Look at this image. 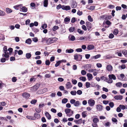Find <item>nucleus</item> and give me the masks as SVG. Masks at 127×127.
I'll use <instances>...</instances> for the list:
<instances>
[{
    "label": "nucleus",
    "mask_w": 127,
    "mask_h": 127,
    "mask_svg": "<svg viewBox=\"0 0 127 127\" xmlns=\"http://www.w3.org/2000/svg\"><path fill=\"white\" fill-rule=\"evenodd\" d=\"M57 38L55 37L49 38L46 40V43L48 44H50L57 41Z\"/></svg>",
    "instance_id": "1"
},
{
    "label": "nucleus",
    "mask_w": 127,
    "mask_h": 127,
    "mask_svg": "<svg viewBox=\"0 0 127 127\" xmlns=\"http://www.w3.org/2000/svg\"><path fill=\"white\" fill-rule=\"evenodd\" d=\"M67 116L70 117L71 116L73 113V111L70 109L67 108L65 109L64 110Z\"/></svg>",
    "instance_id": "2"
},
{
    "label": "nucleus",
    "mask_w": 127,
    "mask_h": 127,
    "mask_svg": "<svg viewBox=\"0 0 127 127\" xmlns=\"http://www.w3.org/2000/svg\"><path fill=\"white\" fill-rule=\"evenodd\" d=\"M88 103L90 106L92 107L95 104V101L94 100L90 99L88 100Z\"/></svg>",
    "instance_id": "3"
},
{
    "label": "nucleus",
    "mask_w": 127,
    "mask_h": 127,
    "mask_svg": "<svg viewBox=\"0 0 127 127\" xmlns=\"http://www.w3.org/2000/svg\"><path fill=\"white\" fill-rule=\"evenodd\" d=\"M40 85L39 84H36L34 86L31 88V89L34 91H36L39 88Z\"/></svg>",
    "instance_id": "4"
},
{
    "label": "nucleus",
    "mask_w": 127,
    "mask_h": 127,
    "mask_svg": "<svg viewBox=\"0 0 127 127\" xmlns=\"http://www.w3.org/2000/svg\"><path fill=\"white\" fill-rule=\"evenodd\" d=\"M62 8L63 10H70L71 8L69 6H64L62 5Z\"/></svg>",
    "instance_id": "5"
},
{
    "label": "nucleus",
    "mask_w": 127,
    "mask_h": 127,
    "mask_svg": "<svg viewBox=\"0 0 127 127\" xmlns=\"http://www.w3.org/2000/svg\"><path fill=\"white\" fill-rule=\"evenodd\" d=\"M106 69L108 71H112L113 69V67L110 64L107 65L106 67Z\"/></svg>",
    "instance_id": "6"
},
{
    "label": "nucleus",
    "mask_w": 127,
    "mask_h": 127,
    "mask_svg": "<svg viewBox=\"0 0 127 127\" xmlns=\"http://www.w3.org/2000/svg\"><path fill=\"white\" fill-rule=\"evenodd\" d=\"M74 59L75 60H77L78 59L80 58V59L81 60L82 58V56L81 55H79L77 54H75L74 55Z\"/></svg>",
    "instance_id": "7"
},
{
    "label": "nucleus",
    "mask_w": 127,
    "mask_h": 127,
    "mask_svg": "<svg viewBox=\"0 0 127 127\" xmlns=\"http://www.w3.org/2000/svg\"><path fill=\"white\" fill-rule=\"evenodd\" d=\"M114 98L116 100H121L123 98V96L121 95H117L115 96Z\"/></svg>",
    "instance_id": "8"
},
{
    "label": "nucleus",
    "mask_w": 127,
    "mask_h": 127,
    "mask_svg": "<svg viewBox=\"0 0 127 127\" xmlns=\"http://www.w3.org/2000/svg\"><path fill=\"white\" fill-rule=\"evenodd\" d=\"M22 96L24 97H25L26 98H28L30 97V94L27 93H25L23 94Z\"/></svg>",
    "instance_id": "9"
},
{
    "label": "nucleus",
    "mask_w": 127,
    "mask_h": 127,
    "mask_svg": "<svg viewBox=\"0 0 127 127\" xmlns=\"http://www.w3.org/2000/svg\"><path fill=\"white\" fill-rule=\"evenodd\" d=\"M65 86L67 89H70L72 87L71 84L70 82H68L65 84Z\"/></svg>",
    "instance_id": "10"
},
{
    "label": "nucleus",
    "mask_w": 127,
    "mask_h": 127,
    "mask_svg": "<svg viewBox=\"0 0 127 127\" xmlns=\"http://www.w3.org/2000/svg\"><path fill=\"white\" fill-rule=\"evenodd\" d=\"M8 50H7V51H6V53L4 51V54H3L2 56L3 57H4L5 58H8L9 57V53L7 51Z\"/></svg>",
    "instance_id": "11"
},
{
    "label": "nucleus",
    "mask_w": 127,
    "mask_h": 127,
    "mask_svg": "<svg viewBox=\"0 0 127 127\" xmlns=\"http://www.w3.org/2000/svg\"><path fill=\"white\" fill-rule=\"evenodd\" d=\"M96 108L98 111H101L103 109V106L100 105H96Z\"/></svg>",
    "instance_id": "12"
},
{
    "label": "nucleus",
    "mask_w": 127,
    "mask_h": 127,
    "mask_svg": "<svg viewBox=\"0 0 127 127\" xmlns=\"http://www.w3.org/2000/svg\"><path fill=\"white\" fill-rule=\"evenodd\" d=\"M70 20V18L69 17H67L64 19V22L66 24H68Z\"/></svg>",
    "instance_id": "13"
},
{
    "label": "nucleus",
    "mask_w": 127,
    "mask_h": 127,
    "mask_svg": "<svg viewBox=\"0 0 127 127\" xmlns=\"http://www.w3.org/2000/svg\"><path fill=\"white\" fill-rule=\"evenodd\" d=\"M95 48L94 46L92 44L88 45L87 48V49L89 50L94 49Z\"/></svg>",
    "instance_id": "14"
},
{
    "label": "nucleus",
    "mask_w": 127,
    "mask_h": 127,
    "mask_svg": "<svg viewBox=\"0 0 127 127\" xmlns=\"http://www.w3.org/2000/svg\"><path fill=\"white\" fill-rule=\"evenodd\" d=\"M87 75L89 80H92L93 78L92 75L91 73H88Z\"/></svg>",
    "instance_id": "15"
},
{
    "label": "nucleus",
    "mask_w": 127,
    "mask_h": 127,
    "mask_svg": "<svg viewBox=\"0 0 127 127\" xmlns=\"http://www.w3.org/2000/svg\"><path fill=\"white\" fill-rule=\"evenodd\" d=\"M74 122L76 124H79L82 123V120L81 119L78 120H74Z\"/></svg>",
    "instance_id": "16"
},
{
    "label": "nucleus",
    "mask_w": 127,
    "mask_h": 127,
    "mask_svg": "<svg viewBox=\"0 0 127 127\" xmlns=\"http://www.w3.org/2000/svg\"><path fill=\"white\" fill-rule=\"evenodd\" d=\"M108 77L109 78L113 79L114 80H115L116 79L115 76L114 74H109L108 75Z\"/></svg>",
    "instance_id": "17"
},
{
    "label": "nucleus",
    "mask_w": 127,
    "mask_h": 127,
    "mask_svg": "<svg viewBox=\"0 0 127 127\" xmlns=\"http://www.w3.org/2000/svg\"><path fill=\"white\" fill-rule=\"evenodd\" d=\"M45 115L48 120H50L51 119V117L49 113L46 112L45 113Z\"/></svg>",
    "instance_id": "18"
},
{
    "label": "nucleus",
    "mask_w": 127,
    "mask_h": 127,
    "mask_svg": "<svg viewBox=\"0 0 127 127\" xmlns=\"http://www.w3.org/2000/svg\"><path fill=\"white\" fill-rule=\"evenodd\" d=\"M86 8L89 10H92L95 9V6H94L92 5L89 7L88 6H87L86 7Z\"/></svg>",
    "instance_id": "19"
},
{
    "label": "nucleus",
    "mask_w": 127,
    "mask_h": 127,
    "mask_svg": "<svg viewBox=\"0 0 127 127\" xmlns=\"http://www.w3.org/2000/svg\"><path fill=\"white\" fill-rule=\"evenodd\" d=\"M32 40L30 38H29L26 40L25 43L28 44H30L31 43Z\"/></svg>",
    "instance_id": "20"
},
{
    "label": "nucleus",
    "mask_w": 127,
    "mask_h": 127,
    "mask_svg": "<svg viewBox=\"0 0 127 127\" xmlns=\"http://www.w3.org/2000/svg\"><path fill=\"white\" fill-rule=\"evenodd\" d=\"M77 6V3L75 1H73L71 5V7L72 8H75Z\"/></svg>",
    "instance_id": "21"
},
{
    "label": "nucleus",
    "mask_w": 127,
    "mask_h": 127,
    "mask_svg": "<svg viewBox=\"0 0 127 127\" xmlns=\"http://www.w3.org/2000/svg\"><path fill=\"white\" fill-rule=\"evenodd\" d=\"M69 39L71 41H74L75 39V37L73 35H70L68 37Z\"/></svg>",
    "instance_id": "22"
},
{
    "label": "nucleus",
    "mask_w": 127,
    "mask_h": 127,
    "mask_svg": "<svg viewBox=\"0 0 127 127\" xmlns=\"http://www.w3.org/2000/svg\"><path fill=\"white\" fill-rule=\"evenodd\" d=\"M122 83L121 82L117 83L115 84L117 87L119 88H121L122 87Z\"/></svg>",
    "instance_id": "23"
},
{
    "label": "nucleus",
    "mask_w": 127,
    "mask_h": 127,
    "mask_svg": "<svg viewBox=\"0 0 127 127\" xmlns=\"http://www.w3.org/2000/svg\"><path fill=\"white\" fill-rule=\"evenodd\" d=\"M44 6L45 7H47L48 4V0H44L43 2Z\"/></svg>",
    "instance_id": "24"
},
{
    "label": "nucleus",
    "mask_w": 127,
    "mask_h": 127,
    "mask_svg": "<svg viewBox=\"0 0 127 127\" xmlns=\"http://www.w3.org/2000/svg\"><path fill=\"white\" fill-rule=\"evenodd\" d=\"M73 50L71 49H67L66 50V52L67 53H71L73 52Z\"/></svg>",
    "instance_id": "25"
},
{
    "label": "nucleus",
    "mask_w": 127,
    "mask_h": 127,
    "mask_svg": "<svg viewBox=\"0 0 127 127\" xmlns=\"http://www.w3.org/2000/svg\"><path fill=\"white\" fill-rule=\"evenodd\" d=\"M6 12L7 13H10L12 11V10L8 8H6Z\"/></svg>",
    "instance_id": "26"
},
{
    "label": "nucleus",
    "mask_w": 127,
    "mask_h": 127,
    "mask_svg": "<svg viewBox=\"0 0 127 127\" xmlns=\"http://www.w3.org/2000/svg\"><path fill=\"white\" fill-rule=\"evenodd\" d=\"M31 56V55L30 53H27L26 54V57L27 59H29Z\"/></svg>",
    "instance_id": "27"
},
{
    "label": "nucleus",
    "mask_w": 127,
    "mask_h": 127,
    "mask_svg": "<svg viewBox=\"0 0 127 127\" xmlns=\"http://www.w3.org/2000/svg\"><path fill=\"white\" fill-rule=\"evenodd\" d=\"M86 26L88 29H91L92 28L91 23L88 22H86Z\"/></svg>",
    "instance_id": "28"
},
{
    "label": "nucleus",
    "mask_w": 127,
    "mask_h": 127,
    "mask_svg": "<svg viewBox=\"0 0 127 127\" xmlns=\"http://www.w3.org/2000/svg\"><path fill=\"white\" fill-rule=\"evenodd\" d=\"M106 82H107L108 83H111L113 82V80L112 79L110 78H107Z\"/></svg>",
    "instance_id": "29"
},
{
    "label": "nucleus",
    "mask_w": 127,
    "mask_h": 127,
    "mask_svg": "<svg viewBox=\"0 0 127 127\" xmlns=\"http://www.w3.org/2000/svg\"><path fill=\"white\" fill-rule=\"evenodd\" d=\"M101 56V55L100 54H98L96 56H93L92 57V59H97L100 58Z\"/></svg>",
    "instance_id": "30"
},
{
    "label": "nucleus",
    "mask_w": 127,
    "mask_h": 127,
    "mask_svg": "<svg viewBox=\"0 0 127 127\" xmlns=\"http://www.w3.org/2000/svg\"><path fill=\"white\" fill-rule=\"evenodd\" d=\"M5 13L3 11L0 10V16H5Z\"/></svg>",
    "instance_id": "31"
},
{
    "label": "nucleus",
    "mask_w": 127,
    "mask_h": 127,
    "mask_svg": "<svg viewBox=\"0 0 127 127\" xmlns=\"http://www.w3.org/2000/svg\"><path fill=\"white\" fill-rule=\"evenodd\" d=\"M21 9L22 11L23 12H26L27 11V8L25 7H22Z\"/></svg>",
    "instance_id": "32"
},
{
    "label": "nucleus",
    "mask_w": 127,
    "mask_h": 127,
    "mask_svg": "<svg viewBox=\"0 0 127 127\" xmlns=\"http://www.w3.org/2000/svg\"><path fill=\"white\" fill-rule=\"evenodd\" d=\"M122 53L125 57H127V50H123L122 52Z\"/></svg>",
    "instance_id": "33"
},
{
    "label": "nucleus",
    "mask_w": 127,
    "mask_h": 127,
    "mask_svg": "<svg viewBox=\"0 0 127 127\" xmlns=\"http://www.w3.org/2000/svg\"><path fill=\"white\" fill-rule=\"evenodd\" d=\"M87 114L86 112L84 111L81 114L83 117L85 118L87 116Z\"/></svg>",
    "instance_id": "34"
},
{
    "label": "nucleus",
    "mask_w": 127,
    "mask_h": 127,
    "mask_svg": "<svg viewBox=\"0 0 127 127\" xmlns=\"http://www.w3.org/2000/svg\"><path fill=\"white\" fill-rule=\"evenodd\" d=\"M79 79L83 81L84 82L86 81V79L85 77L83 76H81L79 78Z\"/></svg>",
    "instance_id": "35"
},
{
    "label": "nucleus",
    "mask_w": 127,
    "mask_h": 127,
    "mask_svg": "<svg viewBox=\"0 0 127 127\" xmlns=\"http://www.w3.org/2000/svg\"><path fill=\"white\" fill-rule=\"evenodd\" d=\"M95 71H97V72L98 71V70H97L95 69V68H93V69H89L88 70V71L89 72H90V73H91V72H94Z\"/></svg>",
    "instance_id": "36"
},
{
    "label": "nucleus",
    "mask_w": 127,
    "mask_h": 127,
    "mask_svg": "<svg viewBox=\"0 0 127 127\" xmlns=\"http://www.w3.org/2000/svg\"><path fill=\"white\" fill-rule=\"evenodd\" d=\"M70 93L72 95H76V91L75 90L72 91L70 92Z\"/></svg>",
    "instance_id": "37"
},
{
    "label": "nucleus",
    "mask_w": 127,
    "mask_h": 127,
    "mask_svg": "<svg viewBox=\"0 0 127 127\" xmlns=\"http://www.w3.org/2000/svg\"><path fill=\"white\" fill-rule=\"evenodd\" d=\"M119 32V31L117 29H115L114 31L113 32V34L115 35H117V34Z\"/></svg>",
    "instance_id": "38"
},
{
    "label": "nucleus",
    "mask_w": 127,
    "mask_h": 127,
    "mask_svg": "<svg viewBox=\"0 0 127 127\" xmlns=\"http://www.w3.org/2000/svg\"><path fill=\"white\" fill-rule=\"evenodd\" d=\"M77 32L79 34H83L84 32L83 31L79 29H77Z\"/></svg>",
    "instance_id": "39"
},
{
    "label": "nucleus",
    "mask_w": 127,
    "mask_h": 127,
    "mask_svg": "<svg viewBox=\"0 0 127 127\" xmlns=\"http://www.w3.org/2000/svg\"><path fill=\"white\" fill-rule=\"evenodd\" d=\"M68 101V99L66 98H64L62 100V102L63 103H65Z\"/></svg>",
    "instance_id": "40"
},
{
    "label": "nucleus",
    "mask_w": 127,
    "mask_h": 127,
    "mask_svg": "<svg viewBox=\"0 0 127 127\" xmlns=\"http://www.w3.org/2000/svg\"><path fill=\"white\" fill-rule=\"evenodd\" d=\"M59 27L57 26H54L52 28V30L53 31H55L58 29Z\"/></svg>",
    "instance_id": "41"
},
{
    "label": "nucleus",
    "mask_w": 127,
    "mask_h": 127,
    "mask_svg": "<svg viewBox=\"0 0 127 127\" xmlns=\"http://www.w3.org/2000/svg\"><path fill=\"white\" fill-rule=\"evenodd\" d=\"M34 117L37 119L40 118V115L39 114H37L36 113H35L34 114Z\"/></svg>",
    "instance_id": "42"
},
{
    "label": "nucleus",
    "mask_w": 127,
    "mask_h": 127,
    "mask_svg": "<svg viewBox=\"0 0 127 127\" xmlns=\"http://www.w3.org/2000/svg\"><path fill=\"white\" fill-rule=\"evenodd\" d=\"M119 107L122 110H124L126 108V106L120 104L119 105Z\"/></svg>",
    "instance_id": "43"
},
{
    "label": "nucleus",
    "mask_w": 127,
    "mask_h": 127,
    "mask_svg": "<svg viewBox=\"0 0 127 127\" xmlns=\"http://www.w3.org/2000/svg\"><path fill=\"white\" fill-rule=\"evenodd\" d=\"M85 67L86 69L90 68L91 67V65L90 64H87L85 65ZM86 70H87V69H86Z\"/></svg>",
    "instance_id": "44"
},
{
    "label": "nucleus",
    "mask_w": 127,
    "mask_h": 127,
    "mask_svg": "<svg viewBox=\"0 0 127 127\" xmlns=\"http://www.w3.org/2000/svg\"><path fill=\"white\" fill-rule=\"evenodd\" d=\"M93 121L94 123H96L97 122H99V120L97 118H95L93 119Z\"/></svg>",
    "instance_id": "45"
},
{
    "label": "nucleus",
    "mask_w": 127,
    "mask_h": 127,
    "mask_svg": "<svg viewBox=\"0 0 127 127\" xmlns=\"http://www.w3.org/2000/svg\"><path fill=\"white\" fill-rule=\"evenodd\" d=\"M80 104L79 102V101H75V102L74 105L75 106H78Z\"/></svg>",
    "instance_id": "46"
},
{
    "label": "nucleus",
    "mask_w": 127,
    "mask_h": 127,
    "mask_svg": "<svg viewBox=\"0 0 127 127\" xmlns=\"http://www.w3.org/2000/svg\"><path fill=\"white\" fill-rule=\"evenodd\" d=\"M37 100L36 99H33L31 102V103L32 104H34L36 102Z\"/></svg>",
    "instance_id": "47"
},
{
    "label": "nucleus",
    "mask_w": 127,
    "mask_h": 127,
    "mask_svg": "<svg viewBox=\"0 0 127 127\" xmlns=\"http://www.w3.org/2000/svg\"><path fill=\"white\" fill-rule=\"evenodd\" d=\"M110 125V124L109 122H107L105 123L104 125L106 127H109Z\"/></svg>",
    "instance_id": "48"
},
{
    "label": "nucleus",
    "mask_w": 127,
    "mask_h": 127,
    "mask_svg": "<svg viewBox=\"0 0 127 127\" xmlns=\"http://www.w3.org/2000/svg\"><path fill=\"white\" fill-rule=\"evenodd\" d=\"M81 73L82 75H84L86 74V72L85 70H82L81 71Z\"/></svg>",
    "instance_id": "49"
},
{
    "label": "nucleus",
    "mask_w": 127,
    "mask_h": 127,
    "mask_svg": "<svg viewBox=\"0 0 127 127\" xmlns=\"http://www.w3.org/2000/svg\"><path fill=\"white\" fill-rule=\"evenodd\" d=\"M72 82L74 85H75L76 84L77 81L75 79H72L71 80Z\"/></svg>",
    "instance_id": "50"
},
{
    "label": "nucleus",
    "mask_w": 127,
    "mask_h": 127,
    "mask_svg": "<svg viewBox=\"0 0 127 127\" xmlns=\"http://www.w3.org/2000/svg\"><path fill=\"white\" fill-rule=\"evenodd\" d=\"M88 21L90 22H92L93 21V19L92 18L91 16L89 15L88 16Z\"/></svg>",
    "instance_id": "51"
},
{
    "label": "nucleus",
    "mask_w": 127,
    "mask_h": 127,
    "mask_svg": "<svg viewBox=\"0 0 127 127\" xmlns=\"http://www.w3.org/2000/svg\"><path fill=\"white\" fill-rule=\"evenodd\" d=\"M90 84L89 82H86V86L87 88H88L90 87Z\"/></svg>",
    "instance_id": "52"
},
{
    "label": "nucleus",
    "mask_w": 127,
    "mask_h": 127,
    "mask_svg": "<svg viewBox=\"0 0 127 127\" xmlns=\"http://www.w3.org/2000/svg\"><path fill=\"white\" fill-rule=\"evenodd\" d=\"M46 104H40L39 105V108H41L43 107Z\"/></svg>",
    "instance_id": "53"
},
{
    "label": "nucleus",
    "mask_w": 127,
    "mask_h": 127,
    "mask_svg": "<svg viewBox=\"0 0 127 127\" xmlns=\"http://www.w3.org/2000/svg\"><path fill=\"white\" fill-rule=\"evenodd\" d=\"M100 78L102 80H103L104 81H105L106 82V81L107 78L104 76H102L100 77Z\"/></svg>",
    "instance_id": "54"
},
{
    "label": "nucleus",
    "mask_w": 127,
    "mask_h": 127,
    "mask_svg": "<svg viewBox=\"0 0 127 127\" xmlns=\"http://www.w3.org/2000/svg\"><path fill=\"white\" fill-rule=\"evenodd\" d=\"M75 30V28L74 27H70L69 29V31L70 32H73Z\"/></svg>",
    "instance_id": "55"
},
{
    "label": "nucleus",
    "mask_w": 127,
    "mask_h": 127,
    "mask_svg": "<svg viewBox=\"0 0 127 127\" xmlns=\"http://www.w3.org/2000/svg\"><path fill=\"white\" fill-rule=\"evenodd\" d=\"M114 36V34L112 33H110L109 35V38L112 39L113 38Z\"/></svg>",
    "instance_id": "56"
},
{
    "label": "nucleus",
    "mask_w": 127,
    "mask_h": 127,
    "mask_svg": "<svg viewBox=\"0 0 127 127\" xmlns=\"http://www.w3.org/2000/svg\"><path fill=\"white\" fill-rule=\"evenodd\" d=\"M82 91L80 90H78L76 92V93H77V94L79 95H81L82 94Z\"/></svg>",
    "instance_id": "57"
},
{
    "label": "nucleus",
    "mask_w": 127,
    "mask_h": 127,
    "mask_svg": "<svg viewBox=\"0 0 127 127\" xmlns=\"http://www.w3.org/2000/svg\"><path fill=\"white\" fill-rule=\"evenodd\" d=\"M61 64L60 61H59L57 62L56 63L55 65V66L56 67H58L59 64Z\"/></svg>",
    "instance_id": "58"
},
{
    "label": "nucleus",
    "mask_w": 127,
    "mask_h": 127,
    "mask_svg": "<svg viewBox=\"0 0 127 127\" xmlns=\"http://www.w3.org/2000/svg\"><path fill=\"white\" fill-rule=\"evenodd\" d=\"M22 5L20 4L17 5H16L15 6H14V8L18 10L19 9V7L20 5Z\"/></svg>",
    "instance_id": "59"
},
{
    "label": "nucleus",
    "mask_w": 127,
    "mask_h": 127,
    "mask_svg": "<svg viewBox=\"0 0 127 127\" xmlns=\"http://www.w3.org/2000/svg\"><path fill=\"white\" fill-rule=\"evenodd\" d=\"M47 25L46 24H44L42 25L41 28L43 29H45L47 28Z\"/></svg>",
    "instance_id": "60"
},
{
    "label": "nucleus",
    "mask_w": 127,
    "mask_h": 127,
    "mask_svg": "<svg viewBox=\"0 0 127 127\" xmlns=\"http://www.w3.org/2000/svg\"><path fill=\"white\" fill-rule=\"evenodd\" d=\"M120 92L121 94H123L125 92V90L124 89H121L120 90Z\"/></svg>",
    "instance_id": "61"
},
{
    "label": "nucleus",
    "mask_w": 127,
    "mask_h": 127,
    "mask_svg": "<svg viewBox=\"0 0 127 127\" xmlns=\"http://www.w3.org/2000/svg\"><path fill=\"white\" fill-rule=\"evenodd\" d=\"M35 110L36 112L38 113H39L41 111V110L40 108H36L35 109Z\"/></svg>",
    "instance_id": "62"
},
{
    "label": "nucleus",
    "mask_w": 127,
    "mask_h": 127,
    "mask_svg": "<svg viewBox=\"0 0 127 127\" xmlns=\"http://www.w3.org/2000/svg\"><path fill=\"white\" fill-rule=\"evenodd\" d=\"M75 51L77 52H81L82 51V50L81 48H78L76 49Z\"/></svg>",
    "instance_id": "63"
},
{
    "label": "nucleus",
    "mask_w": 127,
    "mask_h": 127,
    "mask_svg": "<svg viewBox=\"0 0 127 127\" xmlns=\"http://www.w3.org/2000/svg\"><path fill=\"white\" fill-rule=\"evenodd\" d=\"M103 91L106 92H108V89L106 88L103 87L102 88Z\"/></svg>",
    "instance_id": "64"
}]
</instances>
